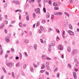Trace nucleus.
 I'll return each mask as SVG.
<instances>
[{
	"label": "nucleus",
	"instance_id": "f257e3e1",
	"mask_svg": "<svg viewBox=\"0 0 79 79\" xmlns=\"http://www.w3.org/2000/svg\"><path fill=\"white\" fill-rule=\"evenodd\" d=\"M58 48L59 50H62L63 49V46H62L61 44H60L58 45Z\"/></svg>",
	"mask_w": 79,
	"mask_h": 79
},
{
	"label": "nucleus",
	"instance_id": "f03ea898",
	"mask_svg": "<svg viewBox=\"0 0 79 79\" xmlns=\"http://www.w3.org/2000/svg\"><path fill=\"white\" fill-rule=\"evenodd\" d=\"M77 50H74L72 51V53H73V55H74L75 54V55L77 54Z\"/></svg>",
	"mask_w": 79,
	"mask_h": 79
},
{
	"label": "nucleus",
	"instance_id": "7ed1b4c3",
	"mask_svg": "<svg viewBox=\"0 0 79 79\" xmlns=\"http://www.w3.org/2000/svg\"><path fill=\"white\" fill-rule=\"evenodd\" d=\"M5 26V23H2L1 25H0V29H2L3 28V27Z\"/></svg>",
	"mask_w": 79,
	"mask_h": 79
},
{
	"label": "nucleus",
	"instance_id": "20e7f679",
	"mask_svg": "<svg viewBox=\"0 0 79 79\" xmlns=\"http://www.w3.org/2000/svg\"><path fill=\"white\" fill-rule=\"evenodd\" d=\"M6 64L8 66H9L10 68H11L12 67V62H9L8 63H7Z\"/></svg>",
	"mask_w": 79,
	"mask_h": 79
},
{
	"label": "nucleus",
	"instance_id": "39448f33",
	"mask_svg": "<svg viewBox=\"0 0 79 79\" xmlns=\"http://www.w3.org/2000/svg\"><path fill=\"white\" fill-rule=\"evenodd\" d=\"M62 37L64 39L66 37V36H65V31H63V32Z\"/></svg>",
	"mask_w": 79,
	"mask_h": 79
},
{
	"label": "nucleus",
	"instance_id": "423d86ee",
	"mask_svg": "<svg viewBox=\"0 0 79 79\" xmlns=\"http://www.w3.org/2000/svg\"><path fill=\"white\" fill-rule=\"evenodd\" d=\"M49 15H50L49 14V13H48V12L47 13H46V18H49Z\"/></svg>",
	"mask_w": 79,
	"mask_h": 79
},
{
	"label": "nucleus",
	"instance_id": "0eeeda50",
	"mask_svg": "<svg viewBox=\"0 0 79 79\" xmlns=\"http://www.w3.org/2000/svg\"><path fill=\"white\" fill-rule=\"evenodd\" d=\"M67 51L68 52H71V48H70V47L69 46H68V47Z\"/></svg>",
	"mask_w": 79,
	"mask_h": 79
},
{
	"label": "nucleus",
	"instance_id": "6e6552de",
	"mask_svg": "<svg viewBox=\"0 0 79 79\" xmlns=\"http://www.w3.org/2000/svg\"><path fill=\"white\" fill-rule=\"evenodd\" d=\"M60 15H63V13L61 12H57V16H59Z\"/></svg>",
	"mask_w": 79,
	"mask_h": 79
},
{
	"label": "nucleus",
	"instance_id": "1a4fd4ad",
	"mask_svg": "<svg viewBox=\"0 0 79 79\" xmlns=\"http://www.w3.org/2000/svg\"><path fill=\"white\" fill-rule=\"evenodd\" d=\"M51 45H52V46H55V42H54L53 41H52V42H51Z\"/></svg>",
	"mask_w": 79,
	"mask_h": 79
},
{
	"label": "nucleus",
	"instance_id": "9d476101",
	"mask_svg": "<svg viewBox=\"0 0 79 79\" xmlns=\"http://www.w3.org/2000/svg\"><path fill=\"white\" fill-rule=\"evenodd\" d=\"M19 25L20 27H23V24H22L21 22H20L19 23Z\"/></svg>",
	"mask_w": 79,
	"mask_h": 79
},
{
	"label": "nucleus",
	"instance_id": "9b49d317",
	"mask_svg": "<svg viewBox=\"0 0 79 79\" xmlns=\"http://www.w3.org/2000/svg\"><path fill=\"white\" fill-rule=\"evenodd\" d=\"M6 42H8L10 41V40H9V37H7V38L6 39Z\"/></svg>",
	"mask_w": 79,
	"mask_h": 79
},
{
	"label": "nucleus",
	"instance_id": "f8f14e48",
	"mask_svg": "<svg viewBox=\"0 0 79 79\" xmlns=\"http://www.w3.org/2000/svg\"><path fill=\"white\" fill-rule=\"evenodd\" d=\"M2 68L3 70L5 73H6V70L4 68V67H2Z\"/></svg>",
	"mask_w": 79,
	"mask_h": 79
},
{
	"label": "nucleus",
	"instance_id": "ddd939ff",
	"mask_svg": "<svg viewBox=\"0 0 79 79\" xmlns=\"http://www.w3.org/2000/svg\"><path fill=\"white\" fill-rule=\"evenodd\" d=\"M46 68L47 69V70H49V69H50V67L48 66H47V65L46 64Z\"/></svg>",
	"mask_w": 79,
	"mask_h": 79
},
{
	"label": "nucleus",
	"instance_id": "4468645a",
	"mask_svg": "<svg viewBox=\"0 0 79 79\" xmlns=\"http://www.w3.org/2000/svg\"><path fill=\"white\" fill-rule=\"evenodd\" d=\"M69 26L70 29H73V27H72V25H71V24H69Z\"/></svg>",
	"mask_w": 79,
	"mask_h": 79
},
{
	"label": "nucleus",
	"instance_id": "2eb2a0df",
	"mask_svg": "<svg viewBox=\"0 0 79 79\" xmlns=\"http://www.w3.org/2000/svg\"><path fill=\"white\" fill-rule=\"evenodd\" d=\"M12 74V76L13 77V78H15V74H14V72H12L11 73Z\"/></svg>",
	"mask_w": 79,
	"mask_h": 79
},
{
	"label": "nucleus",
	"instance_id": "dca6fc26",
	"mask_svg": "<svg viewBox=\"0 0 79 79\" xmlns=\"http://www.w3.org/2000/svg\"><path fill=\"white\" fill-rule=\"evenodd\" d=\"M34 47L35 48V50H37V45L35 44L34 45Z\"/></svg>",
	"mask_w": 79,
	"mask_h": 79
},
{
	"label": "nucleus",
	"instance_id": "f3484780",
	"mask_svg": "<svg viewBox=\"0 0 79 79\" xmlns=\"http://www.w3.org/2000/svg\"><path fill=\"white\" fill-rule=\"evenodd\" d=\"M46 59V60H52V59L49 58L48 57H47Z\"/></svg>",
	"mask_w": 79,
	"mask_h": 79
},
{
	"label": "nucleus",
	"instance_id": "a211bd4d",
	"mask_svg": "<svg viewBox=\"0 0 79 79\" xmlns=\"http://www.w3.org/2000/svg\"><path fill=\"white\" fill-rule=\"evenodd\" d=\"M40 29L42 31H44V27L42 26H41L40 27Z\"/></svg>",
	"mask_w": 79,
	"mask_h": 79
},
{
	"label": "nucleus",
	"instance_id": "6ab92c4d",
	"mask_svg": "<svg viewBox=\"0 0 79 79\" xmlns=\"http://www.w3.org/2000/svg\"><path fill=\"white\" fill-rule=\"evenodd\" d=\"M52 29L51 28H50L48 30V32H51L52 31Z\"/></svg>",
	"mask_w": 79,
	"mask_h": 79
},
{
	"label": "nucleus",
	"instance_id": "aec40b11",
	"mask_svg": "<svg viewBox=\"0 0 79 79\" xmlns=\"http://www.w3.org/2000/svg\"><path fill=\"white\" fill-rule=\"evenodd\" d=\"M35 13H37H37H38V11L39 10H38V9H35Z\"/></svg>",
	"mask_w": 79,
	"mask_h": 79
},
{
	"label": "nucleus",
	"instance_id": "412c9836",
	"mask_svg": "<svg viewBox=\"0 0 79 79\" xmlns=\"http://www.w3.org/2000/svg\"><path fill=\"white\" fill-rule=\"evenodd\" d=\"M54 15H56V16H58V12H55L54 13Z\"/></svg>",
	"mask_w": 79,
	"mask_h": 79
},
{
	"label": "nucleus",
	"instance_id": "4be33fe9",
	"mask_svg": "<svg viewBox=\"0 0 79 79\" xmlns=\"http://www.w3.org/2000/svg\"><path fill=\"white\" fill-rule=\"evenodd\" d=\"M54 9L56 10H59V8L57 7H54Z\"/></svg>",
	"mask_w": 79,
	"mask_h": 79
},
{
	"label": "nucleus",
	"instance_id": "5701e85b",
	"mask_svg": "<svg viewBox=\"0 0 79 79\" xmlns=\"http://www.w3.org/2000/svg\"><path fill=\"white\" fill-rule=\"evenodd\" d=\"M72 32H71L70 35H74V32L72 31Z\"/></svg>",
	"mask_w": 79,
	"mask_h": 79
},
{
	"label": "nucleus",
	"instance_id": "b1692460",
	"mask_svg": "<svg viewBox=\"0 0 79 79\" xmlns=\"http://www.w3.org/2000/svg\"><path fill=\"white\" fill-rule=\"evenodd\" d=\"M30 70L31 72H33L34 71V69H33V68H32V67H31Z\"/></svg>",
	"mask_w": 79,
	"mask_h": 79
},
{
	"label": "nucleus",
	"instance_id": "393cba45",
	"mask_svg": "<svg viewBox=\"0 0 79 79\" xmlns=\"http://www.w3.org/2000/svg\"><path fill=\"white\" fill-rule=\"evenodd\" d=\"M33 16L34 18H35V13H33Z\"/></svg>",
	"mask_w": 79,
	"mask_h": 79
},
{
	"label": "nucleus",
	"instance_id": "a878e982",
	"mask_svg": "<svg viewBox=\"0 0 79 79\" xmlns=\"http://www.w3.org/2000/svg\"><path fill=\"white\" fill-rule=\"evenodd\" d=\"M38 9L39 10V11L38 10V13H37V14L38 15V14H40V11H40V8H38Z\"/></svg>",
	"mask_w": 79,
	"mask_h": 79
},
{
	"label": "nucleus",
	"instance_id": "bb28decb",
	"mask_svg": "<svg viewBox=\"0 0 79 79\" xmlns=\"http://www.w3.org/2000/svg\"><path fill=\"white\" fill-rule=\"evenodd\" d=\"M45 56L44 55H42V59H44V58H45Z\"/></svg>",
	"mask_w": 79,
	"mask_h": 79
},
{
	"label": "nucleus",
	"instance_id": "cd10ccee",
	"mask_svg": "<svg viewBox=\"0 0 79 79\" xmlns=\"http://www.w3.org/2000/svg\"><path fill=\"white\" fill-rule=\"evenodd\" d=\"M33 65H34L35 68H37V65H36V64H35L34 63L33 64Z\"/></svg>",
	"mask_w": 79,
	"mask_h": 79
},
{
	"label": "nucleus",
	"instance_id": "c85d7f7f",
	"mask_svg": "<svg viewBox=\"0 0 79 79\" xmlns=\"http://www.w3.org/2000/svg\"><path fill=\"white\" fill-rule=\"evenodd\" d=\"M19 19H21V15L19 14Z\"/></svg>",
	"mask_w": 79,
	"mask_h": 79
},
{
	"label": "nucleus",
	"instance_id": "c756f323",
	"mask_svg": "<svg viewBox=\"0 0 79 79\" xmlns=\"http://www.w3.org/2000/svg\"><path fill=\"white\" fill-rule=\"evenodd\" d=\"M73 76H76V73L75 72H73Z\"/></svg>",
	"mask_w": 79,
	"mask_h": 79
},
{
	"label": "nucleus",
	"instance_id": "7c9ffc66",
	"mask_svg": "<svg viewBox=\"0 0 79 79\" xmlns=\"http://www.w3.org/2000/svg\"><path fill=\"white\" fill-rule=\"evenodd\" d=\"M25 42L26 43V44H28V43H29V40H26L25 41Z\"/></svg>",
	"mask_w": 79,
	"mask_h": 79
},
{
	"label": "nucleus",
	"instance_id": "2f4dec72",
	"mask_svg": "<svg viewBox=\"0 0 79 79\" xmlns=\"http://www.w3.org/2000/svg\"><path fill=\"white\" fill-rule=\"evenodd\" d=\"M43 11L44 13H46V9H45V8L44 7L43 8Z\"/></svg>",
	"mask_w": 79,
	"mask_h": 79
},
{
	"label": "nucleus",
	"instance_id": "473e14b6",
	"mask_svg": "<svg viewBox=\"0 0 79 79\" xmlns=\"http://www.w3.org/2000/svg\"><path fill=\"white\" fill-rule=\"evenodd\" d=\"M52 49V48H51V47H49V48H48V50L49 51V52H51V50Z\"/></svg>",
	"mask_w": 79,
	"mask_h": 79
},
{
	"label": "nucleus",
	"instance_id": "72a5a7b5",
	"mask_svg": "<svg viewBox=\"0 0 79 79\" xmlns=\"http://www.w3.org/2000/svg\"><path fill=\"white\" fill-rule=\"evenodd\" d=\"M48 3L49 5H52V1L51 0H49Z\"/></svg>",
	"mask_w": 79,
	"mask_h": 79
},
{
	"label": "nucleus",
	"instance_id": "f704fd0d",
	"mask_svg": "<svg viewBox=\"0 0 79 79\" xmlns=\"http://www.w3.org/2000/svg\"><path fill=\"white\" fill-rule=\"evenodd\" d=\"M26 18L27 20V21H29V17H28V16H27L26 17Z\"/></svg>",
	"mask_w": 79,
	"mask_h": 79
},
{
	"label": "nucleus",
	"instance_id": "c9c22d12",
	"mask_svg": "<svg viewBox=\"0 0 79 79\" xmlns=\"http://www.w3.org/2000/svg\"><path fill=\"white\" fill-rule=\"evenodd\" d=\"M49 62L48 61H47L46 62V65H49Z\"/></svg>",
	"mask_w": 79,
	"mask_h": 79
},
{
	"label": "nucleus",
	"instance_id": "e433bc0d",
	"mask_svg": "<svg viewBox=\"0 0 79 79\" xmlns=\"http://www.w3.org/2000/svg\"><path fill=\"white\" fill-rule=\"evenodd\" d=\"M57 69H58V67H56V68L54 69V72H55L57 70Z\"/></svg>",
	"mask_w": 79,
	"mask_h": 79
},
{
	"label": "nucleus",
	"instance_id": "4c0bfd02",
	"mask_svg": "<svg viewBox=\"0 0 79 79\" xmlns=\"http://www.w3.org/2000/svg\"><path fill=\"white\" fill-rule=\"evenodd\" d=\"M11 51L12 52H15V50L13 48H11Z\"/></svg>",
	"mask_w": 79,
	"mask_h": 79
},
{
	"label": "nucleus",
	"instance_id": "58836bf2",
	"mask_svg": "<svg viewBox=\"0 0 79 79\" xmlns=\"http://www.w3.org/2000/svg\"><path fill=\"white\" fill-rule=\"evenodd\" d=\"M56 32H57V33H60V31L58 29H56Z\"/></svg>",
	"mask_w": 79,
	"mask_h": 79
},
{
	"label": "nucleus",
	"instance_id": "ea45409f",
	"mask_svg": "<svg viewBox=\"0 0 79 79\" xmlns=\"http://www.w3.org/2000/svg\"><path fill=\"white\" fill-rule=\"evenodd\" d=\"M7 6V3H6L4 6V8H5Z\"/></svg>",
	"mask_w": 79,
	"mask_h": 79
},
{
	"label": "nucleus",
	"instance_id": "a19ab883",
	"mask_svg": "<svg viewBox=\"0 0 79 79\" xmlns=\"http://www.w3.org/2000/svg\"><path fill=\"white\" fill-rule=\"evenodd\" d=\"M68 67H69V68H71L72 67H71V65L68 64Z\"/></svg>",
	"mask_w": 79,
	"mask_h": 79
},
{
	"label": "nucleus",
	"instance_id": "79ce46f5",
	"mask_svg": "<svg viewBox=\"0 0 79 79\" xmlns=\"http://www.w3.org/2000/svg\"><path fill=\"white\" fill-rule=\"evenodd\" d=\"M45 73L46 75H48L49 74V73L47 72V71H46Z\"/></svg>",
	"mask_w": 79,
	"mask_h": 79
},
{
	"label": "nucleus",
	"instance_id": "37998d69",
	"mask_svg": "<svg viewBox=\"0 0 79 79\" xmlns=\"http://www.w3.org/2000/svg\"><path fill=\"white\" fill-rule=\"evenodd\" d=\"M19 64V62L17 63V64H16V67H18L19 66V65H18Z\"/></svg>",
	"mask_w": 79,
	"mask_h": 79
},
{
	"label": "nucleus",
	"instance_id": "c03bdc74",
	"mask_svg": "<svg viewBox=\"0 0 79 79\" xmlns=\"http://www.w3.org/2000/svg\"><path fill=\"white\" fill-rule=\"evenodd\" d=\"M19 43V40H16L15 41V43H16V44H18V43Z\"/></svg>",
	"mask_w": 79,
	"mask_h": 79
},
{
	"label": "nucleus",
	"instance_id": "a18cd8bd",
	"mask_svg": "<svg viewBox=\"0 0 79 79\" xmlns=\"http://www.w3.org/2000/svg\"><path fill=\"white\" fill-rule=\"evenodd\" d=\"M24 53L25 56H28V55L27 54V52H25Z\"/></svg>",
	"mask_w": 79,
	"mask_h": 79
},
{
	"label": "nucleus",
	"instance_id": "49530a36",
	"mask_svg": "<svg viewBox=\"0 0 79 79\" xmlns=\"http://www.w3.org/2000/svg\"><path fill=\"white\" fill-rule=\"evenodd\" d=\"M58 6V4H57L56 2H55V6Z\"/></svg>",
	"mask_w": 79,
	"mask_h": 79
},
{
	"label": "nucleus",
	"instance_id": "de8ad7c7",
	"mask_svg": "<svg viewBox=\"0 0 79 79\" xmlns=\"http://www.w3.org/2000/svg\"><path fill=\"white\" fill-rule=\"evenodd\" d=\"M40 40L41 43H44V42L43 41V40L42 39H40Z\"/></svg>",
	"mask_w": 79,
	"mask_h": 79
},
{
	"label": "nucleus",
	"instance_id": "09e8293b",
	"mask_svg": "<svg viewBox=\"0 0 79 79\" xmlns=\"http://www.w3.org/2000/svg\"><path fill=\"white\" fill-rule=\"evenodd\" d=\"M72 32V31H71V30H69V31H68V33L69 34H70V32Z\"/></svg>",
	"mask_w": 79,
	"mask_h": 79
},
{
	"label": "nucleus",
	"instance_id": "8fccbe9b",
	"mask_svg": "<svg viewBox=\"0 0 79 79\" xmlns=\"http://www.w3.org/2000/svg\"><path fill=\"white\" fill-rule=\"evenodd\" d=\"M56 76H57V77H60V73H58L57 74Z\"/></svg>",
	"mask_w": 79,
	"mask_h": 79
},
{
	"label": "nucleus",
	"instance_id": "3c124183",
	"mask_svg": "<svg viewBox=\"0 0 79 79\" xmlns=\"http://www.w3.org/2000/svg\"><path fill=\"white\" fill-rule=\"evenodd\" d=\"M26 64H25V65H24L23 67V69H25L26 68Z\"/></svg>",
	"mask_w": 79,
	"mask_h": 79
},
{
	"label": "nucleus",
	"instance_id": "603ef678",
	"mask_svg": "<svg viewBox=\"0 0 79 79\" xmlns=\"http://www.w3.org/2000/svg\"><path fill=\"white\" fill-rule=\"evenodd\" d=\"M23 27H26V23L23 24Z\"/></svg>",
	"mask_w": 79,
	"mask_h": 79
},
{
	"label": "nucleus",
	"instance_id": "864d4df0",
	"mask_svg": "<svg viewBox=\"0 0 79 79\" xmlns=\"http://www.w3.org/2000/svg\"><path fill=\"white\" fill-rule=\"evenodd\" d=\"M44 23H45V20H43L42 21V23H43V24Z\"/></svg>",
	"mask_w": 79,
	"mask_h": 79
},
{
	"label": "nucleus",
	"instance_id": "5fc2aeb1",
	"mask_svg": "<svg viewBox=\"0 0 79 79\" xmlns=\"http://www.w3.org/2000/svg\"><path fill=\"white\" fill-rule=\"evenodd\" d=\"M61 57L62 58H64V55L63 54L61 56Z\"/></svg>",
	"mask_w": 79,
	"mask_h": 79
},
{
	"label": "nucleus",
	"instance_id": "6e6d98bb",
	"mask_svg": "<svg viewBox=\"0 0 79 79\" xmlns=\"http://www.w3.org/2000/svg\"><path fill=\"white\" fill-rule=\"evenodd\" d=\"M4 23L5 24H8V21H4Z\"/></svg>",
	"mask_w": 79,
	"mask_h": 79
},
{
	"label": "nucleus",
	"instance_id": "4d7b16f0",
	"mask_svg": "<svg viewBox=\"0 0 79 79\" xmlns=\"http://www.w3.org/2000/svg\"><path fill=\"white\" fill-rule=\"evenodd\" d=\"M12 22L11 23V24H14L15 23V21H12Z\"/></svg>",
	"mask_w": 79,
	"mask_h": 79
},
{
	"label": "nucleus",
	"instance_id": "13d9d810",
	"mask_svg": "<svg viewBox=\"0 0 79 79\" xmlns=\"http://www.w3.org/2000/svg\"><path fill=\"white\" fill-rule=\"evenodd\" d=\"M5 57L6 58H8V54L6 55Z\"/></svg>",
	"mask_w": 79,
	"mask_h": 79
},
{
	"label": "nucleus",
	"instance_id": "bf43d9fd",
	"mask_svg": "<svg viewBox=\"0 0 79 79\" xmlns=\"http://www.w3.org/2000/svg\"><path fill=\"white\" fill-rule=\"evenodd\" d=\"M74 77V79H77V76L76 75H75L74 76H73Z\"/></svg>",
	"mask_w": 79,
	"mask_h": 79
},
{
	"label": "nucleus",
	"instance_id": "052dcab7",
	"mask_svg": "<svg viewBox=\"0 0 79 79\" xmlns=\"http://www.w3.org/2000/svg\"><path fill=\"white\" fill-rule=\"evenodd\" d=\"M4 31H5V33H7V30L6 29H4Z\"/></svg>",
	"mask_w": 79,
	"mask_h": 79
},
{
	"label": "nucleus",
	"instance_id": "680f3d73",
	"mask_svg": "<svg viewBox=\"0 0 79 79\" xmlns=\"http://www.w3.org/2000/svg\"><path fill=\"white\" fill-rule=\"evenodd\" d=\"M40 1H41V0H38L37 1V2H38V3H40Z\"/></svg>",
	"mask_w": 79,
	"mask_h": 79
},
{
	"label": "nucleus",
	"instance_id": "e2e57ef3",
	"mask_svg": "<svg viewBox=\"0 0 79 79\" xmlns=\"http://www.w3.org/2000/svg\"><path fill=\"white\" fill-rule=\"evenodd\" d=\"M73 45H75V42L74 41L73 42Z\"/></svg>",
	"mask_w": 79,
	"mask_h": 79
},
{
	"label": "nucleus",
	"instance_id": "0e129e2a",
	"mask_svg": "<svg viewBox=\"0 0 79 79\" xmlns=\"http://www.w3.org/2000/svg\"><path fill=\"white\" fill-rule=\"evenodd\" d=\"M35 24H34L33 25L32 27L33 28H35Z\"/></svg>",
	"mask_w": 79,
	"mask_h": 79
},
{
	"label": "nucleus",
	"instance_id": "69168bd1",
	"mask_svg": "<svg viewBox=\"0 0 79 79\" xmlns=\"http://www.w3.org/2000/svg\"><path fill=\"white\" fill-rule=\"evenodd\" d=\"M74 61H77V60L76 59V58H74Z\"/></svg>",
	"mask_w": 79,
	"mask_h": 79
},
{
	"label": "nucleus",
	"instance_id": "338daca9",
	"mask_svg": "<svg viewBox=\"0 0 79 79\" xmlns=\"http://www.w3.org/2000/svg\"><path fill=\"white\" fill-rule=\"evenodd\" d=\"M18 59H19V57L16 56V60H18Z\"/></svg>",
	"mask_w": 79,
	"mask_h": 79
},
{
	"label": "nucleus",
	"instance_id": "774afa93",
	"mask_svg": "<svg viewBox=\"0 0 79 79\" xmlns=\"http://www.w3.org/2000/svg\"><path fill=\"white\" fill-rule=\"evenodd\" d=\"M1 79H3V75L1 77Z\"/></svg>",
	"mask_w": 79,
	"mask_h": 79
}]
</instances>
